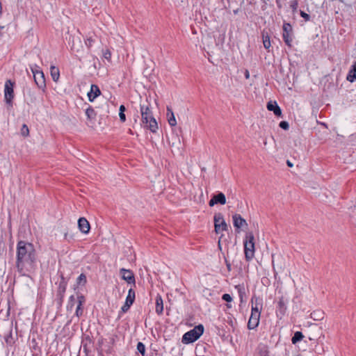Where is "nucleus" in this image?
<instances>
[{"label":"nucleus","mask_w":356,"mask_h":356,"mask_svg":"<svg viewBox=\"0 0 356 356\" xmlns=\"http://www.w3.org/2000/svg\"><path fill=\"white\" fill-rule=\"evenodd\" d=\"M36 250L31 243L20 241L17 244L16 267L22 276H29L36 268Z\"/></svg>","instance_id":"1"},{"label":"nucleus","mask_w":356,"mask_h":356,"mask_svg":"<svg viewBox=\"0 0 356 356\" xmlns=\"http://www.w3.org/2000/svg\"><path fill=\"white\" fill-rule=\"evenodd\" d=\"M140 111L141 114V122L144 127L150 130L152 133H156L158 130V124L153 116L150 104H140Z\"/></svg>","instance_id":"2"},{"label":"nucleus","mask_w":356,"mask_h":356,"mask_svg":"<svg viewBox=\"0 0 356 356\" xmlns=\"http://www.w3.org/2000/svg\"><path fill=\"white\" fill-rule=\"evenodd\" d=\"M244 253L247 261H250L254 257V236L252 232L246 234L244 240Z\"/></svg>","instance_id":"3"},{"label":"nucleus","mask_w":356,"mask_h":356,"mask_svg":"<svg viewBox=\"0 0 356 356\" xmlns=\"http://www.w3.org/2000/svg\"><path fill=\"white\" fill-rule=\"evenodd\" d=\"M204 332L202 325L195 326L191 330L186 332L182 337V342L185 344L193 343L197 340Z\"/></svg>","instance_id":"4"},{"label":"nucleus","mask_w":356,"mask_h":356,"mask_svg":"<svg viewBox=\"0 0 356 356\" xmlns=\"http://www.w3.org/2000/svg\"><path fill=\"white\" fill-rule=\"evenodd\" d=\"M260 314L261 312L257 306L252 307L251 315L248 323V327L250 330H253L258 326L259 323Z\"/></svg>","instance_id":"5"},{"label":"nucleus","mask_w":356,"mask_h":356,"mask_svg":"<svg viewBox=\"0 0 356 356\" xmlns=\"http://www.w3.org/2000/svg\"><path fill=\"white\" fill-rule=\"evenodd\" d=\"M214 227L216 234H219L227 229V225L225 221L223 215L221 213H217L214 215Z\"/></svg>","instance_id":"6"},{"label":"nucleus","mask_w":356,"mask_h":356,"mask_svg":"<svg viewBox=\"0 0 356 356\" xmlns=\"http://www.w3.org/2000/svg\"><path fill=\"white\" fill-rule=\"evenodd\" d=\"M37 68H38L37 65H35L34 67H31V71L33 74L34 81H35L36 85L40 88H44L46 86L44 74L42 72V71L39 70Z\"/></svg>","instance_id":"7"},{"label":"nucleus","mask_w":356,"mask_h":356,"mask_svg":"<svg viewBox=\"0 0 356 356\" xmlns=\"http://www.w3.org/2000/svg\"><path fill=\"white\" fill-rule=\"evenodd\" d=\"M14 83L10 80H7L4 87V98L6 104L12 105V101L14 97L13 90Z\"/></svg>","instance_id":"8"},{"label":"nucleus","mask_w":356,"mask_h":356,"mask_svg":"<svg viewBox=\"0 0 356 356\" xmlns=\"http://www.w3.org/2000/svg\"><path fill=\"white\" fill-rule=\"evenodd\" d=\"M120 273L122 280H125L128 284H132L135 285V277L131 270L121 268L120 270Z\"/></svg>","instance_id":"9"},{"label":"nucleus","mask_w":356,"mask_h":356,"mask_svg":"<svg viewBox=\"0 0 356 356\" xmlns=\"http://www.w3.org/2000/svg\"><path fill=\"white\" fill-rule=\"evenodd\" d=\"M226 203V197L224 193H219L210 200L209 202V205L210 207L214 206L216 204H220L222 205L225 204Z\"/></svg>","instance_id":"10"},{"label":"nucleus","mask_w":356,"mask_h":356,"mask_svg":"<svg viewBox=\"0 0 356 356\" xmlns=\"http://www.w3.org/2000/svg\"><path fill=\"white\" fill-rule=\"evenodd\" d=\"M78 227L79 230L83 234H88L90 229V224L85 218H80L79 219Z\"/></svg>","instance_id":"11"},{"label":"nucleus","mask_w":356,"mask_h":356,"mask_svg":"<svg viewBox=\"0 0 356 356\" xmlns=\"http://www.w3.org/2000/svg\"><path fill=\"white\" fill-rule=\"evenodd\" d=\"M101 91L97 85H91L90 90L88 92V97L90 102H93L94 99L99 96Z\"/></svg>","instance_id":"12"},{"label":"nucleus","mask_w":356,"mask_h":356,"mask_svg":"<svg viewBox=\"0 0 356 356\" xmlns=\"http://www.w3.org/2000/svg\"><path fill=\"white\" fill-rule=\"evenodd\" d=\"M232 218L234 226L238 229L248 225L245 220L240 214H234Z\"/></svg>","instance_id":"13"},{"label":"nucleus","mask_w":356,"mask_h":356,"mask_svg":"<svg viewBox=\"0 0 356 356\" xmlns=\"http://www.w3.org/2000/svg\"><path fill=\"white\" fill-rule=\"evenodd\" d=\"M267 108L268 111H273L274 114L277 116L282 115V111L276 102H269L267 104Z\"/></svg>","instance_id":"14"},{"label":"nucleus","mask_w":356,"mask_h":356,"mask_svg":"<svg viewBox=\"0 0 356 356\" xmlns=\"http://www.w3.org/2000/svg\"><path fill=\"white\" fill-rule=\"evenodd\" d=\"M166 116H167L168 122L169 124L171 127H175L177 124V120L175 119V115H174V113H173L172 108L169 106L167 107Z\"/></svg>","instance_id":"15"},{"label":"nucleus","mask_w":356,"mask_h":356,"mask_svg":"<svg viewBox=\"0 0 356 356\" xmlns=\"http://www.w3.org/2000/svg\"><path fill=\"white\" fill-rule=\"evenodd\" d=\"M346 79L350 82L356 81V62L352 65L351 69L347 75Z\"/></svg>","instance_id":"16"},{"label":"nucleus","mask_w":356,"mask_h":356,"mask_svg":"<svg viewBox=\"0 0 356 356\" xmlns=\"http://www.w3.org/2000/svg\"><path fill=\"white\" fill-rule=\"evenodd\" d=\"M50 74L54 81L57 82L60 77V71L56 66L51 65L50 67Z\"/></svg>","instance_id":"17"},{"label":"nucleus","mask_w":356,"mask_h":356,"mask_svg":"<svg viewBox=\"0 0 356 356\" xmlns=\"http://www.w3.org/2000/svg\"><path fill=\"white\" fill-rule=\"evenodd\" d=\"M163 311V300L161 296H157L156 298V312L161 315Z\"/></svg>","instance_id":"18"},{"label":"nucleus","mask_w":356,"mask_h":356,"mask_svg":"<svg viewBox=\"0 0 356 356\" xmlns=\"http://www.w3.org/2000/svg\"><path fill=\"white\" fill-rule=\"evenodd\" d=\"M169 143L172 147H177L179 148L181 145V140L179 136L177 134H172L171 138L169 139Z\"/></svg>","instance_id":"19"},{"label":"nucleus","mask_w":356,"mask_h":356,"mask_svg":"<svg viewBox=\"0 0 356 356\" xmlns=\"http://www.w3.org/2000/svg\"><path fill=\"white\" fill-rule=\"evenodd\" d=\"M135 298H136V293H135L134 290L132 289H130L128 291V294H127L126 300H125V303H128L130 305H132V304L134 303V302L135 300Z\"/></svg>","instance_id":"20"},{"label":"nucleus","mask_w":356,"mask_h":356,"mask_svg":"<svg viewBox=\"0 0 356 356\" xmlns=\"http://www.w3.org/2000/svg\"><path fill=\"white\" fill-rule=\"evenodd\" d=\"M262 38H263V44H264V47L266 49H268L271 44H270V37L268 36V34H265L264 32L262 33Z\"/></svg>","instance_id":"21"},{"label":"nucleus","mask_w":356,"mask_h":356,"mask_svg":"<svg viewBox=\"0 0 356 356\" xmlns=\"http://www.w3.org/2000/svg\"><path fill=\"white\" fill-rule=\"evenodd\" d=\"M304 337V335L301 332H296L293 337L291 339V341L293 344H296L298 341H301Z\"/></svg>","instance_id":"22"},{"label":"nucleus","mask_w":356,"mask_h":356,"mask_svg":"<svg viewBox=\"0 0 356 356\" xmlns=\"http://www.w3.org/2000/svg\"><path fill=\"white\" fill-rule=\"evenodd\" d=\"M283 39L288 46H291L292 38L289 33H283Z\"/></svg>","instance_id":"23"},{"label":"nucleus","mask_w":356,"mask_h":356,"mask_svg":"<svg viewBox=\"0 0 356 356\" xmlns=\"http://www.w3.org/2000/svg\"><path fill=\"white\" fill-rule=\"evenodd\" d=\"M86 114L88 119H92L95 116V111L92 108H87L86 111Z\"/></svg>","instance_id":"24"},{"label":"nucleus","mask_w":356,"mask_h":356,"mask_svg":"<svg viewBox=\"0 0 356 356\" xmlns=\"http://www.w3.org/2000/svg\"><path fill=\"white\" fill-rule=\"evenodd\" d=\"M77 284L84 285L86 283V277L84 274H81L77 278Z\"/></svg>","instance_id":"25"},{"label":"nucleus","mask_w":356,"mask_h":356,"mask_svg":"<svg viewBox=\"0 0 356 356\" xmlns=\"http://www.w3.org/2000/svg\"><path fill=\"white\" fill-rule=\"evenodd\" d=\"M137 350L139 353H140L143 355H145V346L142 342H138L137 344Z\"/></svg>","instance_id":"26"},{"label":"nucleus","mask_w":356,"mask_h":356,"mask_svg":"<svg viewBox=\"0 0 356 356\" xmlns=\"http://www.w3.org/2000/svg\"><path fill=\"white\" fill-rule=\"evenodd\" d=\"M29 130L27 125L25 124H23L22 127L21 129V134L23 136H29Z\"/></svg>","instance_id":"27"},{"label":"nucleus","mask_w":356,"mask_h":356,"mask_svg":"<svg viewBox=\"0 0 356 356\" xmlns=\"http://www.w3.org/2000/svg\"><path fill=\"white\" fill-rule=\"evenodd\" d=\"M103 56L105 59L110 61L111 58V53L109 49H106L103 51Z\"/></svg>","instance_id":"28"},{"label":"nucleus","mask_w":356,"mask_h":356,"mask_svg":"<svg viewBox=\"0 0 356 356\" xmlns=\"http://www.w3.org/2000/svg\"><path fill=\"white\" fill-rule=\"evenodd\" d=\"M290 7L293 12H296L298 7V1L296 0L291 1H290Z\"/></svg>","instance_id":"29"},{"label":"nucleus","mask_w":356,"mask_h":356,"mask_svg":"<svg viewBox=\"0 0 356 356\" xmlns=\"http://www.w3.org/2000/svg\"><path fill=\"white\" fill-rule=\"evenodd\" d=\"M78 305H83L85 303V298L83 295L79 294L77 296Z\"/></svg>","instance_id":"30"},{"label":"nucleus","mask_w":356,"mask_h":356,"mask_svg":"<svg viewBox=\"0 0 356 356\" xmlns=\"http://www.w3.org/2000/svg\"><path fill=\"white\" fill-rule=\"evenodd\" d=\"M280 127L284 130H287L289 128V124L286 121H282L280 123Z\"/></svg>","instance_id":"31"},{"label":"nucleus","mask_w":356,"mask_h":356,"mask_svg":"<svg viewBox=\"0 0 356 356\" xmlns=\"http://www.w3.org/2000/svg\"><path fill=\"white\" fill-rule=\"evenodd\" d=\"M82 314H83L82 305H77L76 309V315L77 316H80L82 315Z\"/></svg>","instance_id":"32"},{"label":"nucleus","mask_w":356,"mask_h":356,"mask_svg":"<svg viewBox=\"0 0 356 356\" xmlns=\"http://www.w3.org/2000/svg\"><path fill=\"white\" fill-rule=\"evenodd\" d=\"M222 298L223 300L226 301V302H231L232 300V298L231 297V296L228 293H225L222 295Z\"/></svg>","instance_id":"33"},{"label":"nucleus","mask_w":356,"mask_h":356,"mask_svg":"<svg viewBox=\"0 0 356 356\" xmlns=\"http://www.w3.org/2000/svg\"><path fill=\"white\" fill-rule=\"evenodd\" d=\"M291 26L289 24H284V26H283V31H284V33H289L291 31Z\"/></svg>","instance_id":"34"},{"label":"nucleus","mask_w":356,"mask_h":356,"mask_svg":"<svg viewBox=\"0 0 356 356\" xmlns=\"http://www.w3.org/2000/svg\"><path fill=\"white\" fill-rule=\"evenodd\" d=\"M131 305H130L129 304H128V303H125V302H124V305L121 307V310H122V312L123 313L127 312L129 309V308H130V307H131Z\"/></svg>","instance_id":"35"},{"label":"nucleus","mask_w":356,"mask_h":356,"mask_svg":"<svg viewBox=\"0 0 356 356\" xmlns=\"http://www.w3.org/2000/svg\"><path fill=\"white\" fill-rule=\"evenodd\" d=\"M300 16L305 19V21H309L310 19V16L304 11L300 10Z\"/></svg>","instance_id":"36"},{"label":"nucleus","mask_w":356,"mask_h":356,"mask_svg":"<svg viewBox=\"0 0 356 356\" xmlns=\"http://www.w3.org/2000/svg\"><path fill=\"white\" fill-rule=\"evenodd\" d=\"M93 42L94 40L92 38H88L85 41L86 46H88V47H90L92 45Z\"/></svg>","instance_id":"37"},{"label":"nucleus","mask_w":356,"mask_h":356,"mask_svg":"<svg viewBox=\"0 0 356 356\" xmlns=\"http://www.w3.org/2000/svg\"><path fill=\"white\" fill-rule=\"evenodd\" d=\"M119 117L121 122H124L126 121V116L124 113H119Z\"/></svg>","instance_id":"38"},{"label":"nucleus","mask_w":356,"mask_h":356,"mask_svg":"<svg viewBox=\"0 0 356 356\" xmlns=\"http://www.w3.org/2000/svg\"><path fill=\"white\" fill-rule=\"evenodd\" d=\"M75 301V298L72 296H70V302H69V305H70V307L72 309V307L74 306V302Z\"/></svg>","instance_id":"39"},{"label":"nucleus","mask_w":356,"mask_h":356,"mask_svg":"<svg viewBox=\"0 0 356 356\" xmlns=\"http://www.w3.org/2000/svg\"><path fill=\"white\" fill-rule=\"evenodd\" d=\"M126 108L124 105H121L119 108V113H124Z\"/></svg>","instance_id":"40"},{"label":"nucleus","mask_w":356,"mask_h":356,"mask_svg":"<svg viewBox=\"0 0 356 356\" xmlns=\"http://www.w3.org/2000/svg\"><path fill=\"white\" fill-rule=\"evenodd\" d=\"M245 77L248 79L250 78V72L248 70L245 71Z\"/></svg>","instance_id":"41"},{"label":"nucleus","mask_w":356,"mask_h":356,"mask_svg":"<svg viewBox=\"0 0 356 356\" xmlns=\"http://www.w3.org/2000/svg\"><path fill=\"white\" fill-rule=\"evenodd\" d=\"M286 164L289 167H292L293 166V163L290 161H286Z\"/></svg>","instance_id":"42"},{"label":"nucleus","mask_w":356,"mask_h":356,"mask_svg":"<svg viewBox=\"0 0 356 356\" xmlns=\"http://www.w3.org/2000/svg\"><path fill=\"white\" fill-rule=\"evenodd\" d=\"M227 266L228 269L229 270V269H230V266H230V264H227Z\"/></svg>","instance_id":"43"},{"label":"nucleus","mask_w":356,"mask_h":356,"mask_svg":"<svg viewBox=\"0 0 356 356\" xmlns=\"http://www.w3.org/2000/svg\"><path fill=\"white\" fill-rule=\"evenodd\" d=\"M227 307L228 308H231V307H232V305H231L227 304Z\"/></svg>","instance_id":"44"},{"label":"nucleus","mask_w":356,"mask_h":356,"mask_svg":"<svg viewBox=\"0 0 356 356\" xmlns=\"http://www.w3.org/2000/svg\"><path fill=\"white\" fill-rule=\"evenodd\" d=\"M279 304H280V306H281V305H283L282 301H280V302H279Z\"/></svg>","instance_id":"45"},{"label":"nucleus","mask_w":356,"mask_h":356,"mask_svg":"<svg viewBox=\"0 0 356 356\" xmlns=\"http://www.w3.org/2000/svg\"><path fill=\"white\" fill-rule=\"evenodd\" d=\"M3 34L0 31V38L2 37Z\"/></svg>","instance_id":"46"},{"label":"nucleus","mask_w":356,"mask_h":356,"mask_svg":"<svg viewBox=\"0 0 356 356\" xmlns=\"http://www.w3.org/2000/svg\"><path fill=\"white\" fill-rule=\"evenodd\" d=\"M72 49L74 51V46L73 45Z\"/></svg>","instance_id":"47"}]
</instances>
